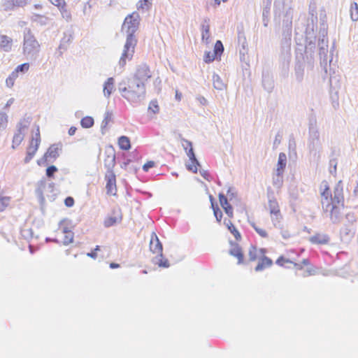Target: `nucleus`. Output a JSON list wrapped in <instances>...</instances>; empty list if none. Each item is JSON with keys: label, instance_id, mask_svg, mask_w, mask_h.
<instances>
[{"label": "nucleus", "instance_id": "nucleus-18", "mask_svg": "<svg viewBox=\"0 0 358 358\" xmlns=\"http://www.w3.org/2000/svg\"><path fill=\"white\" fill-rule=\"evenodd\" d=\"M62 150L61 144H53L51 145L48 149L47 152L44 155L45 160L48 159H56L59 157V152Z\"/></svg>", "mask_w": 358, "mask_h": 358}, {"label": "nucleus", "instance_id": "nucleus-38", "mask_svg": "<svg viewBox=\"0 0 358 358\" xmlns=\"http://www.w3.org/2000/svg\"><path fill=\"white\" fill-rule=\"evenodd\" d=\"M29 63H24L22 64L17 66L13 72H16V76L18 77L19 72L25 73L29 71Z\"/></svg>", "mask_w": 358, "mask_h": 358}, {"label": "nucleus", "instance_id": "nucleus-9", "mask_svg": "<svg viewBox=\"0 0 358 358\" xmlns=\"http://www.w3.org/2000/svg\"><path fill=\"white\" fill-rule=\"evenodd\" d=\"M150 250L154 255H156V257L160 258L157 262V264L159 265V266L169 267V264L168 260L162 259L163 253V247L157 236L155 233H153L151 236V239L150 242Z\"/></svg>", "mask_w": 358, "mask_h": 358}, {"label": "nucleus", "instance_id": "nucleus-34", "mask_svg": "<svg viewBox=\"0 0 358 358\" xmlns=\"http://www.w3.org/2000/svg\"><path fill=\"white\" fill-rule=\"evenodd\" d=\"M80 124L83 128H90L94 124V119L90 116H85L81 120Z\"/></svg>", "mask_w": 358, "mask_h": 358}, {"label": "nucleus", "instance_id": "nucleus-27", "mask_svg": "<svg viewBox=\"0 0 358 358\" xmlns=\"http://www.w3.org/2000/svg\"><path fill=\"white\" fill-rule=\"evenodd\" d=\"M210 200L211 203V208L213 210L214 215L218 222H220L222 219V213L219 208L217 203H215L214 201V198L212 196H210Z\"/></svg>", "mask_w": 358, "mask_h": 358}, {"label": "nucleus", "instance_id": "nucleus-44", "mask_svg": "<svg viewBox=\"0 0 358 358\" xmlns=\"http://www.w3.org/2000/svg\"><path fill=\"white\" fill-rule=\"evenodd\" d=\"M152 0H139L138 1V8L145 9L148 8L151 5Z\"/></svg>", "mask_w": 358, "mask_h": 358}, {"label": "nucleus", "instance_id": "nucleus-4", "mask_svg": "<svg viewBox=\"0 0 358 358\" xmlns=\"http://www.w3.org/2000/svg\"><path fill=\"white\" fill-rule=\"evenodd\" d=\"M119 91L122 97L131 103L140 101L145 97L146 92L143 85H138L130 79L120 85Z\"/></svg>", "mask_w": 358, "mask_h": 358}, {"label": "nucleus", "instance_id": "nucleus-32", "mask_svg": "<svg viewBox=\"0 0 358 358\" xmlns=\"http://www.w3.org/2000/svg\"><path fill=\"white\" fill-rule=\"evenodd\" d=\"M210 37V26L208 24L203 25L201 28V38L206 43L209 42Z\"/></svg>", "mask_w": 358, "mask_h": 358}, {"label": "nucleus", "instance_id": "nucleus-40", "mask_svg": "<svg viewBox=\"0 0 358 358\" xmlns=\"http://www.w3.org/2000/svg\"><path fill=\"white\" fill-rule=\"evenodd\" d=\"M148 110L154 114L158 113L159 111V106L158 105L157 101H151L148 106Z\"/></svg>", "mask_w": 358, "mask_h": 358}, {"label": "nucleus", "instance_id": "nucleus-53", "mask_svg": "<svg viewBox=\"0 0 358 358\" xmlns=\"http://www.w3.org/2000/svg\"><path fill=\"white\" fill-rule=\"evenodd\" d=\"M227 0H222V1H227ZM215 4L219 6L220 4L221 0H215Z\"/></svg>", "mask_w": 358, "mask_h": 358}, {"label": "nucleus", "instance_id": "nucleus-12", "mask_svg": "<svg viewBox=\"0 0 358 358\" xmlns=\"http://www.w3.org/2000/svg\"><path fill=\"white\" fill-rule=\"evenodd\" d=\"M52 5L55 6L59 11L62 17L67 22L72 18L71 10L68 8L66 0H48Z\"/></svg>", "mask_w": 358, "mask_h": 358}, {"label": "nucleus", "instance_id": "nucleus-7", "mask_svg": "<svg viewBox=\"0 0 358 358\" xmlns=\"http://www.w3.org/2000/svg\"><path fill=\"white\" fill-rule=\"evenodd\" d=\"M296 257L295 258L291 268L294 269L296 273L302 271L301 275L303 277H308L315 273V269L311 265L308 259H303L301 261H299V258L300 255L299 254H296Z\"/></svg>", "mask_w": 358, "mask_h": 358}, {"label": "nucleus", "instance_id": "nucleus-30", "mask_svg": "<svg viewBox=\"0 0 358 358\" xmlns=\"http://www.w3.org/2000/svg\"><path fill=\"white\" fill-rule=\"evenodd\" d=\"M190 162L187 164V169L193 173H196L199 166V164L196 160L194 154L193 157H189Z\"/></svg>", "mask_w": 358, "mask_h": 358}, {"label": "nucleus", "instance_id": "nucleus-51", "mask_svg": "<svg viewBox=\"0 0 358 358\" xmlns=\"http://www.w3.org/2000/svg\"><path fill=\"white\" fill-rule=\"evenodd\" d=\"M110 268H119L120 266L119 264H117V263H110V265H109Z\"/></svg>", "mask_w": 358, "mask_h": 358}, {"label": "nucleus", "instance_id": "nucleus-13", "mask_svg": "<svg viewBox=\"0 0 358 358\" xmlns=\"http://www.w3.org/2000/svg\"><path fill=\"white\" fill-rule=\"evenodd\" d=\"M294 250H290L287 251V255H281L275 261V264L281 267H284L286 268H291L292 266L294 263L295 257H290L291 253H294Z\"/></svg>", "mask_w": 358, "mask_h": 358}, {"label": "nucleus", "instance_id": "nucleus-2", "mask_svg": "<svg viewBox=\"0 0 358 358\" xmlns=\"http://www.w3.org/2000/svg\"><path fill=\"white\" fill-rule=\"evenodd\" d=\"M320 192L322 208L329 213L331 219H337L343 213L345 206L343 189L341 182L334 188V196H332L330 186L326 180L321 182Z\"/></svg>", "mask_w": 358, "mask_h": 358}, {"label": "nucleus", "instance_id": "nucleus-31", "mask_svg": "<svg viewBox=\"0 0 358 358\" xmlns=\"http://www.w3.org/2000/svg\"><path fill=\"white\" fill-rule=\"evenodd\" d=\"M213 87L217 90H223L226 88V85L223 83L220 77L217 75H214L213 77Z\"/></svg>", "mask_w": 358, "mask_h": 358}, {"label": "nucleus", "instance_id": "nucleus-5", "mask_svg": "<svg viewBox=\"0 0 358 358\" xmlns=\"http://www.w3.org/2000/svg\"><path fill=\"white\" fill-rule=\"evenodd\" d=\"M105 164L108 169V171L105 175L106 192L108 195L115 196L117 194L116 176L113 171L115 164V155L108 156L105 160Z\"/></svg>", "mask_w": 358, "mask_h": 358}, {"label": "nucleus", "instance_id": "nucleus-24", "mask_svg": "<svg viewBox=\"0 0 358 358\" xmlns=\"http://www.w3.org/2000/svg\"><path fill=\"white\" fill-rule=\"evenodd\" d=\"M62 234L63 238L62 242L64 245H69L73 242L74 234L71 230L69 229L67 227H64L62 229Z\"/></svg>", "mask_w": 358, "mask_h": 358}, {"label": "nucleus", "instance_id": "nucleus-16", "mask_svg": "<svg viewBox=\"0 0 358 358\" xmlns=\"http://www.w3.org/2000/svg\"><path fill=\"white\" fill-rule=\"evenodd\" d=\"M219 201L224 210L225 213L229 217L232 218L234 217V209L231 205L229 203L227 198L222 194H219Z\"/></svg>", "mask_w": 358, "mask_h": 358}, {"label": "nucleus", "instance_id": "nucleus-42", "mask_svg": "<svg viewBox=\"0 0 358 358\" xmlns=\"http://www.w3.org/2000/svg\"><path fill=\"white\" fill-rule=\"evenodd\" d=\"M216 57L215 52H206L204 55L203 59L205 62L210 63L214 61Z\"/></svg>", "mask_w": 358, "mask_h": 358}, {"label": "nucleus", "instance_id": "nucleus-19", "mask_svg": "<svg viewBox=\"0 0 358 358\" xmlns=\"http://www.w3.org/2000/svg\"><path fill=\"white\" fill-rule=\"evenodd\" d=\"M287 164V156L284 152H280L278 156V160L276 168V175L282 177Z\"/></svg>", "mask_w": 358, "mask_h": 358}, {"label": "nucleus", "instance_id": "nucleus-1", "mask_svg": "<svg viewBox=\"0 0 358 358\" xmlns=\"http://www.w3.org/2000/svg\"><path fill=\"white\" fill-rule=\"evenodd\" d=\"M320 192L322 208L329 213L331 219H337L343 213L345 206L343 189L341 182L334 188V196H332L330 186L326 180L321 182Z\"/></svg>", "mask_w": 358, "mask_h": 358}, {"label": "nucleus", "instance_id": "nucleus-33", "mask_svg": "<svg viewBox=\"0 0 358 358\" xmlns=\"http://www.w3.org/2000/svg\"><path fill=\"white\" fill-rule=\"evenodd\" d=\"M10 197L0 196V212L4 211L9 206Z\"/></svg>", "mask_w": 358, "mask_h": 358}, {"label": "nucleus", "instance_id": "nucleus-50", "mask_svg": "<svg viewBox=\"0 0 358 358\" xmlns=\"http://www.w3.org/2000/svg\"><path fill=\"white\" fill-rule=\"evenodd\" d=\"M176 99L178 101H180L182 99V94L178 90L176 91Z\"/></svg>", "mask_w": 358, "mask_h": 358}, {"label": "nucleus", "instance_id": "nucleus-47", "mask_svg": "<svg viewBox=\"0 0 358 358\" xmlns=\"http://www.w3.org/2000/svg\"><path fill=\"white\" fill-rule=\"evenodd\" d=\"M155 165V163L153 161H148L143 166V169L144 171H148L149 169L154 167Z\"/></svg>", "mask_w": 358, "mask_h": 358}, {"label": "nucleus", "instance_id": "nucleus-49", "mask_svg": "<svg viewBox=\"0 0 358 358\" xmlns=\"http://www.w3.org/2000/svg\"><path fill=\"white\" fill-rule=\"evenodd\" d=\"M76 130H77L76 127H71L69 128V129L68 133H69V134L70 136H73V135H74V134H75V133H76Z\"/></svg>", "mask_w": 358, "mask_h": 358}, {"label": "nucleus", "instance_id": "nucleus-45", "mask_svg": "<svg viewBox=\"0 0 358 358\" xmlns=\"http://www.w3.org/2000/svg\"><path fill=\"white\" fill-rule=\"evenodd\" d=\"M8 123V116L5 113H0V127H5Z\"/></svg>", "mask_w": 358, "mask_h": 358}, {"label": "nucleus", "instance_id": "nucleus-8", "mask_svg": "<svg viewBox=\"0 0 358 358\" xmlns=\"http://www.w3.org/2000/svg\"><path fill=\"white\" fill-rule=\"evenodd\" d=\"M152 76L150 67L146 64H142L137 67L133 78L130 80L138 85H143V88L145 90L146 85Z\"/></svg>", "mask_w": 358, "mask_h": 358}, {"label": "nucleus", "instance_id": "nucleus-26", "mask_svg": "<svg viewBox=\"0 0 358 358\" xmlns=\"http://www.w3.org/2000/svg\"><path fill=\"white\" fill-rule=\"evenodd\" d=\"M264 252V250H259L256 247L251 245L248 250V257L250 262H255L259 257L260 254Z\"/></svg>", "mask_w": 358, "mask_h": 358}, {"label": "nucleus", "instance_id": "nucleus-17", "mask_svg": "<svg viewBox=\"0 0 358 358\" xmlns=\"http://www.w3.org/2000/svg\"><path fill=\"white\" fill-rule=\"evenodd\" d=\"M309 241L315 245H327L329 242V236L323 233H317L310 236Z\"/></svg>", "mask_w": 358, "mask_h": 358}, {"label": "nucleus", "instance_id": "nucleus-14", "mask_svg": "<svg viewBox=\"0 0 358 358\" xmlns=\"http://www.w3.org/2000/svg\"><path fill=\"white\" fill-rule=\"evenodd\" d=\"M122 218V212L120 208L114 209L112 214L104 220V225L106 227H111L120 222Z\"/></svg>", "mask_w": 358, "mask_h": 358}, {"label": "nucleus", "instance_id": "nucleus-39", "mask_svg": "<svg viewBox=\"0 0 358 358\" xmlns=\"http://www.w3.org/2000/svg\"><path fill=\"white\" fill-rule=\"evenodd\" d=\"M17 76H16V72H12L10 75L6 78V84L8 87H12L14 85L15 80Z\"/></svg>", "mask_w": 358, "mask_h": 358}, {"label": "nucleus", "instance_id": "nucleus-52", "mask_svg": "<svg viewBox=\"0 0 358 358\" xmlns=\"http://www.w3.org/2000/svg\"><path fill=\"white\" fill-rule=\"evenodd\" d=\"M202 176H203V178L205 179H206L207 180H210V176L208 173H207L206 171H204L203 173H202Z\"/></svg>", "mask_w": 358, "mask_h": 358}, {"label": "nucleus", "instance_id": "nucleus-10", "mask_svg": "<svg viewBox=\"0 0 358 358\" xmlns=\"http://www.w3.org/2000/svg\"><path fill=\"white\" fill-rule=\"evenodd\" d=\"M41 143V134L39 126H36V131L32 136L29 141V145L27 148V155L24 158V162L28 163L34 157L36 153L39 145Z\"/></svg>", "mask_w": 358, "mask_h": 358}, {"label": "nucleus", "instance_id": "nucleus-41", "mask_svg": "<svg viewBox=\"0 0 358 358\" xmlns=\"http://www.w3.org/2000/svg\"><path fill=\"white\" fill-rule=\"evenodd\" d=\"M252 226L261 237L266 238L268 236V233L264 229L257 227L255 223H252Z\"/></svg>", "mask_w": 358, "mask_h": 358}, {"label": "nucleus", "instance_id": "nucleus-3", "mask_svg": "<svg viewBox=\"0 0 358 358\" xmlns=\"http://www.w3.org/2000/svg\"><path fill=\"white\" fill-rule=\"evenodd\" d=\"M139 20V15L136 12L129 15L124 19L122 29L125 30L128 34V36L124 46L122 56L120 59V64L122 66H124L126 64L127 60L131 59L134 54L135 48L137 44V39L134 36V33L138 29Z\"/></svg>", "mask_w": 358, "mask_h": 358}, {"label": "nucleus", "instance_id": "nucleus-21", "mask_svg": "<svg viewBox=\"0 0 358 358\" xmlns=\"http://www.w3.org/2000/svg\"><path fill=\"white\" fill-rule=\"evenodd\" d=\"M269 215L275 227L281 228L282 227L283 216L281 211L270 213Z\"/></svg>", "mask_w": 358, "mask_h": 358}, {"label": "nucleus", "instance_id": "nucleus-6", "mask_svg": "<svg viewBox=\"0 0 358 358\" xmlns=\"http://www.w3.org/2000/svg\"><path fill=\"white\" fill-rule=\"evenodd\" d=\"M40 50V44L30 30L24 36L23 54L33 56Z\"/></svg>", "mask_w": 358, "mask_h": 358}, {"label": "nucleus", "instance_id": "nucleus-23", "mask_svg": "<svg viewBox=\"0 0 358 358\" xmlns=\"http://www.w3.org/2000/svg\"><path fill=\"white\" fill-rule=\"evenodd\" d=\"M266 209L268 211L269 214L281 211L278 201L274 197H272L268 199Z\"/></svg>", "mask_w": 358, "mask_h": 358}, {"label": "nucleus", "instance_id": "nucleus-46", "mask_svg": "<svg viewBox=\"0 0 358 358\" xmlns=\"http://www.w3.org/2000/svg\"><path fill=\"white\" fill-rule=\"evenodd\" d=\"M57 171V169L55 166H50L46 169V175L48 177H52L54 173Z\"/></svg>", "mask_w": 358, "mask_h": 358}, {"label": "nucleus", "instance_id": "nucleus-36", "mask_svg": "<svg viewBox=\"0 0 358 358\" xmlns=\"http://www.w3.org/2000/svg\"><path fill=\"white\" fill-rule=\"evenodd\" d=\"M350 16L353 21H357L358 20V4L357 3H354L351 5Z\"/></svg>", "mask_w": 358, "mask_h": 358}, {"label": "nucleus", "instance_id": "nucleus-20", "mask_svg": "<svg viewBox=\"0 0 358 358\" xmlns=\"http://www.w3.org/2000/svg\"><path fill=\"white\" fill-rule=\"evenodd\" d=\"M13 46V39L6 35H0V49L10 52Z\"/></svg>", "mask_w": 358, "mask_h": 358}, {"label": "nucleus", "instance_id": "nucleus-15", "mask_svg": "<svg viewBox=\"0 0 358 358\" xmlns=\"http://www.w3.org/2000/svg\"><path fill=\"white\" fill-rule=\"evenodd\" d=\"M229 253L236 257L238 260V264H241L244 262V254L241 247L237 243H232L229 249Z\"/></svg>", "mask_w": 358, "mask_h": 358}, {"label": "nucleus", "instance_id": "nucleus-35", "mask_svg": "<svg viewBox=\"0 0 358 358\" xmlns=\"http://www.w3.org/2000/svg\"><path fill=\"white\" fill-rule=\"evenodd\" d=\"M182 147L186 150L188 157H193V154L194 153L193 151L192 144L190 141L187 140H183Z\"/></svg>", "mask_w": 358, "mask_h": 358}, {"label": "nucleus", "instance_id": "nucleus-22", "mask_svg": "<svg viewBox=\"0 0 358 358\" xmlns=\"http://www.w3.org/2000/svg\"><path fill=\"white\" fill-rule=\"evenodd\" d=\"M272 264H273V261L270 258H268L266 256H263L260 258L258 264L256 266L255 271H262V270L264 269L265 268L270 267L271 266H272Z\"/></svg>", "mask_w": 358, "mask_h": 358}, {"label": "nucleus", "instance_id": "nucleus-25", "mask_svg": "<svg viewBox=\"0 0 358 358\" xmlns=\"http://www.w3.org/2000/svg\"><path fill=\"white\" fill-rule=\"evenodd\" d=\"M224 224L228 230L233 234L236 241H240L241 239V235L240 232L230 220L227 221L225 220Z\"/></svg>", "mask_w": 358, "mask_h": 358}, {"label": "nucleus", "instance_id": "nucleus-29", "mask_svg": "<svg viewBox=\"0 0 358 358\" xmlns=\"http://www.w3.org/2000/svg\"><path fill=\"white\" fill-rule=\"evenodd\" d=\"M115 80L113 78H109L106 80L103 87V93L106 96H109L114 88Z\"/></svg>", "mask_w": 358, "mask_h": 358}, {"label": "nucleus", "instance_id": "nucleus-28", "mask_svg": "<svg viewBox=\"0 0 358 358\" xmlns=\"http://www.w3.org/2000/svg\"><path fill=\"white\" fill-rule=\"evenodd\" d=\"M119 148L122 150H129L131 148V142L126 136H120L117 140Z\"/></svg>", "mask_w": 358, "mask_h": 358}, {"label": "nucleus", "instance_id": "nucleus-43", "mask_svg": "<svg viewBox=\"0 0 358 358\" xmlns=\"http://www.w3.org/2000/svg\"><path fill=\"white\" fill-rule=\"evenodd\" d=\"M101 246L96 245L93 250H92L90 252L87 253V256L93 259H96L98 257L97 252L101 251Z\"/></svg>", "mask_w": 358, "mask_h": 358}, {"label": "nucleus", "instance_id": "nucleus-37", "mask_svg": "<svg viewBox=\"0 0 358 358\" xmlns=\"http://www.w3.org/2000/svg\"><path fill=\"white\" fill-rule=\"evenodd\" d=\"M224 51V47L222 43L220 41H217L214 46V52L215 56L220 57Z\"/></svg>", "mask_w": 358, "mask_h": 358}, {"label": "nucleus", "instance_id": "nucleus-11", "mask_svg": "<svg viewBox=\"0 0 358 358\" xmlns=\"http://www.w3.org/2000/svg\"><path fill=\"white\" fill-rule=\"evenodd\" d=\"M29 126V122L27 120H23L19 124L17 133L14 135L13 138L12 147L13 148L17 147L22 142L25 132Z\"/></svg>", "mask_w": 358, "mask_h": 358}, {"label": "nucleus", "instance_id": "nucleus-48", "mask_svg": "<svg viewBox=\"0 0 358 358\" xmlns=\"http://www.w3.org/2000/svg\"><path fill=\"white\" fill-rule=\"evenodd\" d=\"M64 203L67 207H72L74 205V199L71 196H68L64 200Z\"/></svg>", "mask_w": 358, "mask_h": 358}]
</instances>
